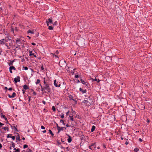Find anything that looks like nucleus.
Here are the masks:
<instances>
[{
  "mask_svg": "<svg viewBox=\"0 0 152 152\" xmlns=\"http://www.w3.org/2000/svg\"><path fill=\"white\" fill-rule=\"evenodd\" d=\"M45 78H44V86H42L41 84L39 85L41 88V91L44 93H47V94H50L51 93V89L50 86V84L46 82Z\"/></svg>",
  "mask_w": 152,
  "mask_h": 152,
  "instance_id": "obj_1",
  "label": "nucleus"
},
{
  "mask_svg": "<svg viewBox=\"0 0 152 152\" xmlns=\"http://www.w3.org/2000/svg\"><path fill=\"white\" fill-rule=\"evenodd\" d=\"M80 77L81 78L80 81L81 83L83 85H84L86 87L88 88V86H90L89 83L87 82H85L84 80L82 79L80 77Z\"/></svg>",
  "mask_w": 152,
  "mask_h": 152,
  "instance_id": "obj_2",
  "label": "nucleus"
},
{
  "mask_svg": "<svg viewBox=\"0 0 152 152\" xmlns=\"http://www.w3.org/2000/svg\"><path fill=\"white\" fill-rule=\"evenodd\" d=\"M138 106L141 110H144L145 109V105L143 104H139Z\"/></svg>",
  "mask_w": 152,
  "mask_h": 152,
  "instance_id": "obj_3",
  "label": "nucleus"
},
{
  "mask_svg": "<svg viewBox=\"0 0 152 152\" xmlns=\"http://www.w3.org/2000/svg\"><path fill=\"white\" fill-rule=\"evenodd\" d=\"M87 100H88V103L90 104H92L93 103V101L92 97L90 96L88 97V98H87Z\"/></svg>",
  "mask_w": 152,
  "mask_h": 152,
  "instance_id": "obj_4",
  "label": "nucleus"
},
{
  "mask_svg": "<svg viewBox=\"0 0 152 152\" xmlns=\"http://www.w3.org/2000/svg\"><path fill=\"white\" fill-rule=\"evenodd\" d=\"M53 23V22L52 20V19L49 18L46 21V23H47L48 26H49V23Z\"/></svg>",
  "mask_w": 152,
  "mask_h": 152,
  "instance_id": "obj_5",
  "label": "nucleus"
},
{
  "mask_svg": "<svg viewBox=\"0 0 152 152\" xmlns=\"http://www.w3.org/2000/svg\"><path fill=\"white\" fill-rule=\"evenodd\" d=\"M14 81L15 83L20 81V77L19 76H17V77L14 78Z\"/></svg>",
  "mask_w": 152,
  "mask_h": 152,
  "instance_id": "obj_6",
  "label": "nucleus"
},
{
  "mask_svg": "<svg viewBox=\"0 0 152 152\" xmlns=\"http://www.w3.org/2000/svg\"><path fill=\"white\" fill-rule=\"evenodd\" d=\"M56 82L57 81H56V80H55L54 82V86L56 87H60L61 86L60 84V83H59V84L58 85L57 84L58 83V82L57 83Z\"/></svg>",
  "mask_w": 152,
  "mask_h": 152,
  "instance_id": "obj_7",
  "label": "nucleus"
},
{
  "mask_svg": "<svg viewBox=\"0 0 152 152\" xmlns=\"http://www.w3.org/2000/svg\"><path fill=\"white\" fill-rule=\"evenodd\" d=\"M68 97H69V98L70 99V100H72L73 101H75V104H77V100L73 98V96L72 95H70Z\"/></svg>",
  "mask_w": 152,
  "mask_h": 152,
  "instance_id": "obj_8",
  "label": "nucleus"
},
{
  "mask_svg": "<svg viewBox=\"0 0 152 152\" xmlns=\"http://www.w3.org/2000/svg\"><path fill=\"white\" fill-rule=\"evenodd\" d=\"M16 43H17V45L18 46H20V44H21V42H20V39H17L16 41Z\"/></svg>",
  "mask_w": 152,
  "mask_h": 152,
  "instance_id": "obj_9",
  "label": "nucleus"
},
{
  "mask_svg": "<svg viewBox=\"0 0 152 152\" xmlns=\"http://www.w3.org/2000/svg\"><path fill=\"white\" fill-rule=\"evenodd\" d=\"M66 127H59V128L57 129L58 131V133H59L60 131H63L65 129H66Z\"/></svg>",
  "mask_w": 152,
  "mask_h": 152,
  "instance_id": "obj_10",
  "label": "nucleus"
},
{
  "mask_svg": "<svg viewBox=\"0 0 152 152\" xmlns=\"http://www.w3.org/2000/svg\"><path fill=\"white\" fill-rule=\"evenodd\" d=\"M68 136V138L67 139L68 142L69 143H70L72 142V139L71 136L69 135L68 134H66Z\"/></svg>",
  "mask_w": 152,
  "mask_h": 152,
  "instance_id": "obj_11",
  "label": "nucleus"
},
{
  "mask_svg": "<svg viewBox=\"0 0 152 152\" xmlns=\"http://www.w3.org/2000/svg\"><path fill=\"white\" fill-rule=\"evenodd\" d=\"M16 134L17 135L16 138V140H18L19 141H20L21 140L20 139V137L19 134L18 133H16Z\"/></svg>",
  "mask_w": 152,
  "mask_h": 152,
  "instance_id": "obj_12",
  "label": "nucleus"
},
{
  "mask_svg": "<svg viewBox=\"0 0 152 152\" xmlns=\"http://www.w3.org/2000/svg\"><path fill=\"white\" fill-rule=\"evenodd\" d=\"M23 88L24 90H27V89H29V88L28 87V86L25 84L23 86Z\"/></svg>",
  "mask_w": 152,
  "mask_h": 152,
  "instance_id": "obj_13",
  "label": "nucleus"
},
{
  "mask_svg": "<svg viewBox=\"0 0 152 152\" xmlns=\"http://www.w3.org/2000/svg\"><path fill=\"white\" fill-rule=\"evenodd\" d=\"M9 61H10V62L8 63V65L9 66H11L13 65V63L14 62V60H13L12 61L9 60Z\"/></svg>",
  "mask_w": 152,
  "mask_h": 152,
  "instance_id": "obj_14",
  "label": "nucleus"
},
{
  "mask_svg": "<svg viewBox=\"0 0 152 152\" xmlns=\"http://www.w3.org/2000/svg\"><path fill=\"white\" fill-rule=\"evenodd\" d=\"M91 80L92 81V82L94 81H97V82L98 83H99L100 81V80H99V79L98 80H97V79H96V77H95V78L94 79H93L92 78H91Z\"/></svg>",
  "mask_w": 152,
  "mask_h": 152,
  "instance_id": "obj_15",
  "label": "nucleus"
},
{
  "mask_svg": "<svg viewBox=\"0 0 152 152\" xmlns=\"http://www.w3.org/2000/svg\"><path fill=\"white\" fill-rule=\"evenodd\" d=\"M79 90L80 91H81L83 94L85 93L86 92V90H83L81 88H80L79 89Z\"/></svg>",
  "mask_w": 152,
  "mask_h": 152,
  "instance_id": "obj_16",
  "label": "nucleus"
},
{
  "mask_svg": "<svg viewBox=\"0 0 152 152\" xmlns=\"http://www.w3.org/2000/svg\"><path fill=\"white\" fill-rule=\"evenodd\" d=\"M5 44L4 39L0 40V44L4 45Z\"/></svg>",
  "mask_w": 152,
  "mask_h": 152,
  "instance_id": "obj_17",
  "label": "nucleus"
},
{
  "mask_svg": "<svg viewBox=\"0 0 152 152\" xmlns=\"http://www.w3.org/2000/svg\"><path fill=\"white\" fill-rule=\"evenodd\" d=\"M96 128V127L94 126H93L92 127V128L91 129V132H93L95 130Z\"/></svg>",
  "mask_w": 152,
  "mask_h": 152,
  "instance_id": "obj_18",
  "label": "nucleus"
},
{
  "mask_svg": "<svg viewBox=\"0 0 152 152\" xmlns=\"http://www.w3.org/2000/svg\"><path fill=\"white\" fill-rule=\"evenodd\" d=\"M91 144L93 145L92 147V148H93L94 149H95L96 146V143L95 142L94 143H92Z\"/></svg>",
  "mask_w": 152,
  "mask_h": 152,
  "instance_id": "obj_19",
  "label": "nucleus"
},
{
  "mask_svg": "<svg viewBox=\"0 0 152 152\" xmlns=\"http://www.w3.org/2000/svg\"><path fill=\"white\" fill-rule=\"evenodd\" d=\"M49 133L52 136V137H53V136H54V134L53 133V132L50 129H49Z\"/></svg>",
  "mask_w": 152,
  "mask_h": 152,
  "instance_id": "obj_20",
  "label": "nucleus"
},
{
  "mask_svg": "<svg viewBox=\"0 0 152 152\" xmlns=\"http://www.w3.org/2000/svg\"><path fill=\"white\" fill-rule=\"evenodd\" d=\"M9 45L10 46L12 44V41L11 40V39H10L9 40Z\"/></svg>",
  "mask_w": 152,
  "mask_h": 152,
  "instance_id": "obj_21",
  "label": "nucleus"
},
{
  "mask_svg": "<svg viewBox=\"0 0 152 152\" xmlns=\"http://www.w3.org/2000/svg\"><path fill=\"white\" fill-rule=\"evenodd\" d=\"M9 124L10 125L11 128L12 129H14V127H16V126H15V125L14 124H12V125H11L10 124Z\"/></svg>",
  "mask_w": 152,
  "mask_h": 152,
  "instance_id": "obj_22",
  "label": "nucleus"
},
{
  "mask_svg": "<svg viewBox=\"0 0 152 152\" xmlns=\"http://www.w3.org/2000/svg\"><path fill=\"white\" fill-rule=\"evenodd\" d=\"M7 38L4 39V40L5 42L6 43V42H7L9 41V40L10 39H9V38L8 37H7Z\"/></svg>",
  "mask_w": 152,
  "mask_h": 152,
  "instance_id": "obj_23",
  "label": "nucleus"
},
{
  "mask_svg": "<svg viewBox=\"0 0 152 152\" xmlns=\"http://www.w3.org/2000/svg\"><path fill=\"white\" fill-rule=\"evenodd\" d=\"M3 129H4V130H7V131H9V128L8 127H7V126L4 127L3 128Z\"/></svg>",
  "mask_w": 152,
  "mask_h": 152,
  "instance_id": "obj_24",
  "label": "nucleus"
},
{
  "mask_svg": "<svg viewBox=\"0 0 152 152\" xmlns=\"http://www.w3.org/2000/svg\"><path fill=\"white\" fill-rule=\"evenodd\" d=\"M28 33H31V34H34V32L33 31H31L30 30H29L28 31Z\"/></svg>",
  "mask_w": 152,
  "mask_h": 152,
  "instance_id": "obj_25",
  "label": "nucleus"
},
{
  "mask_svg": "<svg viewBox=\"0 0 152 152\" xmlns=\"http://www.w3.org/2000/svg\"><path fill=\"white\" fill-rule=\"evenodd\" d=\"M10 68L12 69H13L14 70H15L16 69V68L13 66H10Z\"/></svg>",
  "mask_w": 152,
  "mask_h": 152,
  "instance_id": "obj_26",
  "label": "nucleus"
},
{
  "mask_svg": "<svg viewBox=\"0 0 152 152\" xmlns=\"http://www.w3.org/2000/svg\"><path fill=\"white\" fill-rule=\"evenodd\" d=\"M48 26V29L50 30H52L53 29V27L52 26Z\"/></svg>",
  "mask_w": 152,
  "mask_h": 152,
  "instance_id": "obj_27",
  "label": "nucleus"
},
{
  "mask_svg": "<svg viewBox=\"0 0 152 152\" xmlns=\"http://www.w3.org/2000/svg\"><path fill=\"white\" fill-rule=\"evenodd\" d=\"M16 96V93L15 92H13L12 95V98H14Z\"/></svg>",
  "mask_w": 152,
  "mask_h": 152,
  "instance_id": "obj_28",
  "label": "nucleus"
},
{
  "mask_svg": "<svg viewBox=\"0 0 152 152\" xmlns=\"http://www.w3.org/2000/svg\"><path fill=\"white\" fill-rule=\"evenodd\" d=\"M92 145H91H91H89L88 147L90 149H91V150H94V149H93V148H92Z\"/></svg>",
  "mask_w": 152,
  "mask_h": 152,
  "instance_id": "obj_29",
  "label": "nucleus"
},
{
  "mask_svg": "<svg viewBox=\"0 0 152 152\" xmlns=\"http://www.w3.org/2000/svg\"><path fill=\"white\" fill-rule=\"evenodd\" d=\"M33 55H34V53H32V51H30L29 56H33Z\"/></svg>",
  "mask_w": 152,
  "mask_h": 152,
  "instance_id": "obj_30",
  "label": "nucleus"
},
{
  "mask_svg": "<svg viewBox=\"0 0 152 152\" xmlns=\"http://www.w3.org/2000/svg\"><path fill=\"white\" fill-rule=\"evenodd\" d=\"M57 143L58 144V145H61V142H60V141L58 140H57Z\"/></svg>",
  "mask_w": 152,
  "mask_h": 152,
  "instance_id": "obj_31",
  "label": "nucleus"
},
{
  "mask_svg": "<svg viewBox=\"0 0 152 152\" xmlns=\"http://www.w3.org/2000/svg\"><path fill=\"white\" fill-rule=\"evenodd\" d=\"M5 45L7 46V48L8 49H10V47H9V45H8V43H6L5 44Z\"/></svg>",
  "mask_w": 152,
  "mask_h": 152,
  "instance_id": "obj_32",
  "label": "nucleus"
},
{
  "mask_svg": "<svg viewBox=\"0 0 152 152\" xmlns=\"http://www.w3.org/2000/svg\"><path fill=\"white\" fill-rule=\"evenodd\" d=\"M52 110L53 111L55 112L56 110V109L55 107L54 106H53L52 107Z\"/></svg>",
  "mask_w": 152,
  "mask_h": 152,
  "instance_id": "obj_33",
  "label": "nucleus"
},
{
  "mask_svg": "<svg viewBox=\"0 0 152 152\" xmlns=\"http://www.w3.org/2000/svg\"><path fill=\"white\" fill-rule=\"evenodd\" d=\"M139 150V149L137 148H135L134 150V152H137Z\"/></svg>",
  "mask_w": 152,
  "mask_h": 152,
  "instance_id": "obj_34",
  "label": "nucleus"
},
{
  "mask_svg": "<svg viewBox=\"0 0 152 152\" xmlns=\"http://www.w3.org/2000/svg\"><path fill=\"white\" fill-rule=\"evenodd\" d=\"M40 80H39V79H37V82H36V84H38L39 83H40Z\"/></svg>",
  "mask_w": 152,
  "mask_h": 152,
  "instance_id": "obj_35",
  "label": "nucleus"
},
{
  "mask_svg": "<svg viewBox=\"0 0 152 152\" xmlns=\"http://www.w3.org/2000/svg\"><path fill=\"white\" fill-rule=\"evenodd\" d=\"M60 122L61 123H62V124L64 125H65V124L64 123V121L63 120H60Z\"/></svg>",
  "mask_w": 152,
  "mask_h": 152,
  "instance_id": "obj_36",
  "label": "nucleus"
},
{
  "mask_svg": "<svg viewBox=\"0 0 152 152\" xmlns=\"http://www.w3.org/2000/svg\"><path fill=\"white\" fill-rule=\"evenodd\" d=\"M69 117L70 118V120L71 121H73L74 120V119L73 118V115H72V116H69Z\"/></svg>",
  "mask_w": 152,
  "mask_h": 152,
  "instance_id": "obj_37",
  "label": "nucleus"
},
{
  "mask_svg": "<svg viewBox=\"0 0 152 152\" xmlns=\"http://www.w3.org/2000/svg\"><path fill=\"white\" fill-rule=\"evenodd\" d=\"M17 126V125H16V127H14V130H15V131L18 132L19 131L16 128Z\"/></svg>",
  "mask_w": 152,
  "mask_h": 152,
  "instance_id": "obj_38",
  "label": "nucleus"
},
{
  "mask_svg": "<svg viewBox=\"0 0 152 152\" xmlns=\"http://www.w3.org/2000/svg\"><path fill=\"white\" fill-rule=\"evenodd\" d=\"M28 147V146L27 145L25 144L23 145V148L25 149L26 148H27Z\"/></svg>",
  "mask_w": 152,
  "mask_h": 152,
  "instance_id": "obj_39",
  "label": "nucleus"
},
{
  "mask_svg": "<svg viewBox=\"0 0 152 152\" xmlns=\"http://www.w3.org/2000/svg\"><path fill=\"white\" fill-rule=\"evenodd\" d=\"M11 144H12V145L13 148H15V144L14 143V142H11Z\"/></svg>",
  "mask_w": 152,
  "mask_h": 152,
  "instance_id": "obj_40",
  "label": "nucleus"
},
{
  "mask_svg": "<svg viewBox=\"0 0 152 152\" xmlns=\"http://www.w3.org/2000/svg\"><path fill=\"white\" fill-rule=\"evenodd\" d=\"M23 68L25 70H27L28 69V68L27 66H23Z\"/></svg>",
  "mask_w": 152,
  "mask_h": 152,
  "instance_id": "obj_41",
  "label": "nucleus"
},
{
  "mask_svg": "<svg viewBox=\"0 0 152 152\" xmlns=\"http://www.w3.org/2000/svg\"><path fill=\"white\" fill-rule=\"evenodd\" d=\"M11 31L13 33H14V29L12 26L11 27Z\"/></svg>",
  "mask_w": 152,
  "mask_h": 152,
  "instance_id": "obj_42",
  "label": "nucleus"
},
{
  "mask_svg": "<svg viewBox=\"0 0 152 152\" xmlns=\"http://www.w3.org/2000/svg\"><path fill=\"white\" fill-rule=\"evenodd\" d=\"M1 118H5L6 117V116H5V115H4L2 113H1Z\"/></svg>",
  "mask_w": 152,
  "mask_h": 152,
  "instance_id": "obj_43",
  "label": "nucleus"
},
{
  "mask_svg": "<svg viewBox=\"0 0 152 152\" xmlns=\"http://www.w3.org/2000/svg\"><path fill=\"white\" fill-rule=\"evenodd\" d=\"M12 135V134H8L7 135V138H9L10 137V135Z\"/></svg>",
  "mask_w": 152,
  "mask_h": 152,
  "instance_id": "obj_44",
  "label": "nucleus"
},
{
  "mask_svg": "<svg viewBox=\"0 0 152 152\" xmlns=\"http://www.w3.org/2000/svg\"><path fill=\"white\" fill-rule=\"evenodd\" d=\"M83 102H84V103H85V102H88V100H87V98L85 99Z\"/></svg>",
  "mask_w": 152,
  "mask_h": 152,
  "instance_id": "obj_45",
  "label": "nucleus"
},
{
  "mask_svg": "<svg viewBox=\"0 0 152 152\" xmlns=\"http://www.w3.org/2000/svg\"><path fill=\"white\" fill-rule=\"evenodd\" d=\"M20 152V149L18 148L17 149V150H16V151H14V152Z\"/></svg>",
  "mask_w": 152,
  "mask_h": 152,
  "instance_id": "obj_46",
  "label": "nucleus"
},
{
  "mask_svg": "<svg viewBox=\"0 0 152 152\" xmlns=\"http://www.w3.org/2000/svg\"><path fill=\"white\" fill-rule=\"evenodd\" d=\"M61 117L62 118H64V115L63 113H62L61 115Z\"/></svg>",
  "mask_w": 152,
  "mask_h": 152,
  "instance_id": "obj_47",
  "label": "nucleus"
},
{
  "mask_svg": "<svg viewBox=\"0 0 152 152\" xmlns=\"http://www.w3.org/2000/svg\"><path fill=\"white\" fill-rule=\"evenodd\" d=\"M43 111H44V112L45 113H46V112H48V110L44 108L43 110Z\"/></svg>",
  "mask_w": 152,
  "mask_h": 152,
  "instance_id": "obj_48",
  "label": "nucleus"
},
{
  "mask_svg": "<svg viewBox=\"0 0 152 152\" xmlns=\"http://www.w3.org/2000/svg\"><path fill=\"white\" fill-rule=\"evenodd\" d=\"M15 31L17 32L18 31V29L17 28V27H15Z\"/></svg>",
  "mask_w": 152,
  "mask_h": 152,
  "instance_id": "obj_49",
  "label": "nucleus"
},
{
  "mask_svg": "<svg viewBox=\"0 0 152 152\" xmlns=\"http://www.w3.org/2000/svg\"><path fill=\"white\" fill-rule=\"evenodd\" d=\"M10 138H12L13 140H15V136H12V137H10Z\"/></svg>",
  "mask_w": 152,
  "mask_h": 152,
  "instance_id": "obj_50",
  "label": "nucleus"
},
{
  "mask_svg": "<svg viewBox=\"0 0 152 152\" xmlns=\"http://www.w3.org/2000/svg\"><path fill=\"white\" fill-rule=\"evenodd\" d=\"M75 113V111L72 110V114H71L72 115H73V114H74Z\"/></svg>",
  "mask_w": 152,
  "mask_h": 152,
  "instance_id": "obj_51",
  "label": "nucleus"
},
{
  "mask_svg": "<svg viewBox=\"0 0 152 152\" xmlns=\"http://www.w3.org/2000/svg\"><path fill=\"white\" fill-rule=\"evenodd\" d=\"M26 152H33V151L31 149H29L28 150L26 151Z\"/></svg>",
  "mask_w": 152,
  "mask_h": 152,
  "instance_id": "obj_52",
  "label": "nucleus"
},
{
  "mask_svg": "<svg viewBox=\"0 0 152 152\" xmlns=\"http://www.w3.org/2000/svg\"><path fill=\"white\" fill-rule=\"evenodd\" d=\"M77 117L78 118L80 119L81 118L80 117L79 115H76V118Z\"/></svg>",
  "mask_w": 152,
  "mask_h": 152,
  "instance_id": "obj_53",
  "label": "nucleus"
},
{
  "mask_svg": "<svg viewBox=\"0 0 152 152\" xmlns=\"http://www.w3.org/2000/svg\"><path fill=\"white\" fill-rule=\"evenodd\" d=\"M57 21H56L53 24L54 25H57Z\"/></svg>",
  "mask_w": 152,
  "mask_h": 152,
  "instance_id": "obj_54",
  "label": "nucleus"
},
{
  "mask_svg": "<svg viewBox=\"0 0 152 152\" xmlns=\"http://www.w3.org/2000/svg\"><path fill=\"white\" fill-rule=\"evenodd\" d=\"M75 77L76 78H77L79 77V75L78 74L75 75Z\"/></svg>",
  "mask_w": 152,
  "mask_h": 152,
  "instance_id": "obj_55",
  "label": "nucleus"
},
{
  "mask_svg": "<svg viewBox=\"0 0 152 152\" xmlns=\"http://www.w3.org/2000/svg\"><path fill=\"white\" fill-rule=\"evenodd\" d=\"M22 91L23 93V94H25V91L24 90V89H23Z\"/></svg>",
  "mask_w": 152,
  "mask_h": 152,
  "instance_id": "obj_56",
  "label": "nucleus"
},
{
  "mask_svg": "<svg viewBox=\"0 0 152 152\" xmlns=\"http://www.w3.org/2000/svg\"><path fill=\"white\" fill-rule=\"evenodd\" d=\"M41 69L42 70H43L44 69V68L43 65H42L41 67Z\"/></svg>",
  "mask_w": 152,
  "mask_h": 152,
  "instance_id": "obj_57",
  "label": "nucleus"
},
{
  "mask_svg": "<svg viewBox=\"0 0 152 152\" xmlns=\"http://www.w3.org/2000/svg\"><path fill=\"white\" fill-rule=\"evenodd\" d=\"M56 125L57 126V129H58L60 127L58 126V125L57 123H56Z\"/></svg>",
  "mask_w": 152,
  "mask_h": 152,
  "instance_id": "obj_58",
  "label": "nucleus"
},
{
  "mask_svg": "<svg viewBox=\"0 0 152 152\" xmlns=\"http://www.w3.org/2000/svg\"><path fill=\"white\" fill-rule=\"evenodd\" d=\"M8 90H9V91H12V87H10V88L8 89Z\"/></svg>",
  "mask_w": 152,
  "mask_h": 152,
  "instance_id": "obj_59",
  "label": "nucleus"
},
{
  "mask_svg": "<svg viewBox=\"0 0 152 152\" xmlns=\"http://www.w3.org/2000/svg\"><path fill=\"white\" fill-rule=\"evenodd\" d=\"M69 110L66 113V116H67L68 115V113H69Z\"/></svg>",
  "mask_w": 152,
  "mask_h": 152,
  "instance_id": "obj_60",
  "label": "nucleus"
},
{
  "mask_svg": "<svg viewBox=\"0 0 152 152\" xmlns=\"http://www.w3.org/2000/svg\"><path fill=\"white\" fill-rule=\"evenodd\" d=\"M9 69H10V73H12V69H10V68H9Z\"/></svg>",
  "mask_w": 152,
  "mask_h": 152,
  "instance_id": "obj_61",
  "label": "nucleus"
},
{
  "mask_svg": "<svg viewBox=\"0 0 152 152\" xmlns=\"http://www.w3.org/2000/svg\"><path fill=\"white\" fill-rule=\"evenodd\" d=\"M42 102L44 104H46V102L44 100L42 101Z\"/></svg>",
  "mask_w": 152,
  "mask_h": 152,
  "instance_id": "obj_62",
  "label": "nucleus"
},
{
  "mask_svg": "<svg viewBox=\"0 0 152 152\" xmlns=\"http://www.w3.org/2000/svg\"><path fill=\"white\" fill-rule=\"evenodd\" d=\"M41 128L42 129H45V127L44 126H41Z\"/></svg>",
  "mask_w": 152,
  "mask_h": 152,
  "instance_id": "obj_63",
  "label": "nucleus"
},
{
  "mask_svg": "<svg viewBox=\"0 0 152 152\" xmlns=\"http://www.w3.org/2000/svg\"><path fill=\"white\" fill-rule=\"evenodd\" d=\"M66 126L67 127H70L71 126L70 125H69L68 124H67L66 125Z\"/></svg>",
  "mask_w": 152,
  "mask_h": 152,
  "instance_id": "obj_64",
  "label": "nucleus"
}]
</instances>
